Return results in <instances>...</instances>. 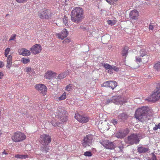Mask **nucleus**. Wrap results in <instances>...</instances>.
<instances>
[{
  "label": "nucleus",
  "mask_w": 160,
  "mask_h": 160,
  "mask_svg": "<svg viewBox=\"0 0 160 160\" xmlns=\"http://www.w3.org/2000/svg\"><path fill=\"white\" fill-rule=\"evenodd\" d=\"M139 141L138 135L135 134H132L128 136L126 140V143L131 145L137 144L139 143Z\"/></svg>",
  "instance_id": "6"
},
{
  "label": "nucleus",
  "mask_w": 160,
  "mask_h": 160,
  "mask_svg": "<svg viewBox=\"0 0 160 160\" xmlns=\"http://www.w3.org/2000/svg\"><path fill=\"white\" fill-rule=\"evenodd\" d=\"M35 88L38 92L42 93L43 96L46 94L47 88L44 85L42 84H37L35 86Z\"/></svg>",
  "instance_id": "11"
},
{
  "label": "nucleus",
  "mask_w": 160,
  "mask_h": 160,
  "mask_svg": "<svg viewBox=\"0 0 160 160\" xmlns=\"http://www.w3.org/2000/svg\"><path fill=\"white\" fill-rule=\"evenodd\" d=\"M8 54H7V53H5V56L6 57H7L8 56Z\"/></svg>",
  "instance_id": "56"
},
{
  "label": "nucleus",
  "mask_w": 160,
  "mask_h": 160,
  "mask_svg": "<svg viewBox=\"0 0 160 160\" xmlns=\"http://www.w3.org/2000/svg\"><path fill=\"white\" fill-rule=\"evenodd\" d=\"M56 75V73L53 72L52 71H48L45 75L46 78L50 79L54 77Z\"/></svg>",
  "instance_id": "21"
},
{
  "label": "nucleus",
  "mask_w": 160,
  "mask_h": 160,
  "mask_svg": "<svg viewBox=\"0 0 160 160\" xmlns=\"http://www.w3.org/2000/svg\"><path fill=\"white\" fill-rule=\"evenodd\" d=\"M50 14V12H49L48 10L38 13V15L39 18L42 19L49 18Z\"/></svg>",
  "instance_id": "15"
},
{
  "label": "nucleus",
  "mask_w": 160,
  "mask_h": 160,
  "mask_svg": "<svg viewBox=\"0 0 160 160\" xmlns=\"http://www.w3.org/2000/svg\"><path fill=\"white\" fill-rule=\"evenodd\" d=\"M102 66L106 70H117L118 68L116 66L111 65L108 63H102Z\"/></svg>",
  "instance_id": "18"
},
{
  "label": "nucleus",
  "mask_w": 160,
  "mask_h": 160,
  "mask_svg": "<svg viewBox=\"0 0 160 160\" xmlns=\"http://www.w3.org/2000/svg\"><path fill=\"white\" fill-rule=\"evenodd\" d=\"M153 113L151 108L147 106H143L136 110L135 117L139 121L146 122L150 119Z\"/></svg>",
  "instance_id": "1"
},
{
  "label": "nucleus",
  "mask_w": 160,
  "mask_h": 160,
  "mask_svg": "<svg viewBox=\"0 0 160 160\" xmlns=\"http://www.w3.org/2000/svg\"><path fill=\"white\" fill-rule=\"evenodd\" d=\"M140 54L141 57H145V60H143V63H145L148 62V57L147 55V52L143 49L141 50L140 51Z\"/></svg>",
  "instance_id": "19"
},
{
  "label": "nucleus",
  "mask_w": 160,
  "mask_h": 160,
  "mask_svg": "<svg viewBox=\"0 0 160 160\" xmlns=\"http://www.w3.org/2000/svg\"><path fill=\"white\" fill-rule=\"evenodd\" d=\"M7 154H8L7 152H6L5 150H4L3 152L2 153V157L3 158H4Z\"/></svg>",
  "instance_id": "43"
},
{
  "label": "nucleus",
  "mask_w": 160,
  "mask_h": 160,
  "mask_svg": "<svg viewBox=\"0 0 160 160\" xmlns=\"http://www.w3.org/2000/svg\"><path fill=\"white\" fill-rule=\"evenodd\" d=\"M5 73L2 71L0 72V79H2L4 76Z\"/></svg>",
  "instance_id": "45"
},
{
  "label": "nucleus",
  "mask_w": 160,
  "mask_h": 160,
  "mask_svg": "<svg viewBox=\"0 0 160 160\" xmlns=\"http://www.w3.org/2000/svg\"><path fill=\"white\" fill-rule=\"evenodd\" d=\"M2 131L0 129V136H1V135L2 134Z\"/></svg>",
  "instance_id": "55"
},
{
  "label": "nucleus",
  "mask_w": 160,
  "mask_h": 160,
  "mask_svg": "<svg viewBox=\"0 0 160 160\" xmlns=\"http://www.w3.org/2000/svg\"><path fill=\"white\" fill-rule=\"evenodd\" d=\"M21 61L24 64H26L30 62V59L28 58H22Z\"/></svg>",
  "instance_id": "30"
},
{
  "label": "nucleus",
  "mask_w": 160,
  "mask_h": 160,
  "mask_svg": "<svg viewBox=\"0 0 160 160\" xmlns=\"http://www.w3.org/2000/svg\"><path fill=\"white\" fill-rule=\"evenodd\" d=\"M109 81H106L103 82L101 85L102 87H108L109 86Z\"/></svg>",
  "instance_id": "31"
},
{
  "label": "nucleus",
  "mask_w": 160,
  "mask_h": 160,
  "mask_svg": "<svg viewBox=\"0 0 160 160\" xmlns=\"http://www.w3.org/2000/svg\"><path fill=\"white\" fill-rule=\"evenodd\" d=\"M113 97H112L110 99H107L106 101L105 102L106 104H108L111 103H114V102L113 101Z\"/></svg>",
  "instance_id": "32"
},
{
  "label": "nucleus",
  "mask_w": 160,
  "mask_h": 160,
  "mask_svg": "<svg viewBox=\"0 0 160 160\" xmlns=\"http://www.w3.org/2000/svg\"><path fill=\"white\" fill-rule=\"evenodd\" d=\"M14 157L16 158L21 159H26L28 158V156L27 154L21 155L18 154L15 155Z\"/></svg>",
  "instance_id": "26"
},
{
  "label": "nucleus",
  "mask_w": 160,
  "mask_h": 160,
  "mask_svg": "<svg viewBox=\"0 0 160 160\" xmlns=\"http://www.w3.org/2000/svg\"><path fill=\"white\" fill-rule=\"evenodd\" d=\"M129 18L132 20L137 19L139 16L138 12L136 10L131 11L129 14Z\"/></svg>",
  "instance_id": "16"
},
{
  "label": "nucleus",
  "mask_w": 160,
  "mask_h": 160,
  "mask_svg": "<svg viewBox=\"0 0 160 160\" xmlns=\"http://www.w3.org/2000/svg\"><path fill=\"white\" fill-rule=\"evenodd\" d=\"M72 88V86L71 84H70L69 85H67L66 87V90L68 91H70L71 90Z\"/></svg>",
  "instance_id": "36"
},
{
  "label": "nucleus",
  "mask_w": 160,
  "mask_h": 160,
  "mask_svg": "<svg viewBox=\"0 0 160 160\" xmlns=\"http://www.w3.org/2000/svg\"><path fill=\"white\" fill-rule=\"evenodd\" d=\"M100 143L106 149H113L115 148V145L114 143L110 142L108 140L103 141Z\"/></svg>",
  "instance_id": "12"
},
{
  "label": "nucleus",
  "mask_w": 160,
  "mask_h": 160,
  "mask_svg": "<svg viewBox=\"0 0 160 160\" xmlns=\"http://www.w3.org/2000/svg\"><path fill=\"white\" fill-rule=\"evenodd\" d=\"M158 129H160V122L158 123L157 125H156L155 126L153 127V129L154 131H156Z\"/></svg>",
  "instance_id": "37"
},
{
  "label": "nucleus",
  "mask_w": 160,
  "mask_h": 160,
  "mask_svg": "<svg viewBox=\"0 0 160 160\" xmlns=\"http://www.w3.org/2000/svg\"><path fill=\"white\" fill-rule=\"evenodd\" d=\"M160 99V83L157 84L151 96L150 100L155 102Z\"/></svg>",
  "instance_id": "5"
},
{
  "label": "nucleus",
  "mask_w": 160,
  "mask_h": 160,
  "mask_svg": "<svg viewBox=\"0 0 160 160\" xmlns=\"http://www.w3.org/2000/svg\"><path fill=\"white\" fill-rule=\"evenodd\" d=\"M30 71H29V70L27 71V73H29L30 72Z\"/></svg>",
  "instance_id": "59"
},
{
  "label": "nucleus",
  "mask_w": 160,
  "mask_h": 160,
  "mask_svg": "<svg viewBox=\"0 0 160 160\" xmlns=\"http://www.w3.org/2000/svg\"><path fill=\"white\" fill-rule=\"evenodd\" d=\"M9 15V14H7L6 15V17H7Z\"/></svg>",
  "instance_id": "60"
},
{
  "label": "nucleus",
  "mask_w": 160,
  "mask_h": 160,
  "mask_svg": "<svg viewBox=\"0 0 160 160\" xmlns=\"http://www.w3.org/2000/svg\"><path fill=\"white\" fill-rule=\"evenodd\" d=\"M42 50V47L40 45L36 44L30 48V50L32 53L36 54L40 53Z\"/></svg>",
  "instance_id": "13"
},
{
  "label": "nucleus",
  "mask_w": 160,
  "mask_h": 160,
  "mask_svg": "<svg viewBox=\"0 0 160 160\" xmlns=\"http://www.w3.org/2000/svg\"><path fill=\"white\" fill-rule=\"evenodd\" d=\"M71 40L69 38H67L66 39H64L63 41V43H69L70 42Z\"/></svg>",
  "instance_id": "40"
},
{
  "label": "nucleus",
  "mask_w": 160,
  "mask_h": 160,
  "mask_svg": "<svg viewBox=\"0 0 160 160\" xmlns=\"http://www.w3.org/2000/svg\"><path fill=\"white\" fill-rule=\"evenodd\" d=\"M51 123L52 125L54 127H56L57 126V123L56 122V120L54 119L53 120H52L51 121Z\"/></svg>",
  "instance_id": "42"
},
{
  "label": "nucleus",
  "mask_w": 160,
  "mask_h": 160,
  "mask_svg": "<svg viewBox=\"0 0 160 160\" xmlns=\"http://www.w3.org/2000/svg\"><path fill=\"white\" fill-rule=\"evenodd\" d=\"M56 116L62 122H65L68 119V113L62 107H59L57 108Z\"/></svg>",
  "instance_id": "3"
},
{
  "label": "nucleus",
  "mask_w": 160,
  "mask_h": 160,
  "mask_svg": "<svg viewBox=\"0 0 160 160\" xmlns=\"http://www.w3.org/2000/svg\"><path fill=\"white\" fill-rule=\"evenodd\" d=\"M149 160H157L156 157L155 155L153 154L151 158Z\"/></svg>",
  "instance_id": "46"
},
{
  "label": "nucleus",
  "mask_w": 160,
  "mask_h": 160,
  "mask_svg": "<svg viewBox=\"0 0 160 160\" xmlns=\"http://www.w3.org/2000/svg\"><path fill=\"white\" fill-rule=\"evenodd\" d=\"M148 147H144L142 146H140L138 147V152L139 153H145L149 151Z\"/></svg>",
  "instance_id": "22"
},
{
  "label": "nucleus",
  "mask_w": 160,
  "mask_h": 160,
  "mask_svg": "<svg viewBox=\"0 0 160 160\" xmlns=\"http://www.w3.org/2000/svg\"><path fill=\"white\" fill-rule=\"evenodd\" d=\"M83 9L79 7H76L72 11L71 20L73 22L79 23L83 18Z\"/></svg>",
  "instance_id": "2"
},
{
  "label": "nucleus",
  "mask_w": 160,
  "mask_h": 160,
  "mask_svg": "<svg viewBox=\"0 0 160 160\" xmlns=\"http://www.w3.org/2000/svg\"><path fill=\"white\" fill-rule=\"evenodd\" d=\"M32 68L31 67H27L26 68V70H31Z\"/></svg>",
  "instance_id": "53"
},
{
  "label": "nucleus",
  "mask_w": 160,
  "mask_h": 160,
  "mask_svg": "<svg viewBox=\"0 0 160 160\" xmlns=\"http://www.w3.org/2000/svg\"><path fill=\"white\" fill-rule=\"evenodd\" d=\"M106 1L109 4H110L111 0H106Z\"/></svg>",
  "instance_id": "54"
},
{
  "label": "nucleus",
  "mask_w": 160,
  "mask_h": 160,
  "mask_svg": "<svg viewBox=\"0 0 160 160\" xmlns=\"http://www.w3.org/2000/svg\"><path fill=\"white\" fill-rule=\"evenodd\" d=\"M51 137L49 135L44 134L40 135L39 142L44 146L48 145L51 142Z\"/></svg>",
  "instance_id": "8"
},
{
  "label": "nucleus",
  "mask_w": 160,
  "mask_h": 160,
  "mask_svg": "<svg viewBox=\"0 0 160 160\" xmlns=\"http://www.w3.org/2000/svg\"><path fill=\"white\" fill-rule=\"evenodd\" d=\"M128 47H125L123 48L122 52V56L125 57L126 56L128 53Z\"/></svg>",
  "instance_id": "27"
},
{
  "label": "nucleus",
  "mask_w": 160,
  "mask_h": 160,
  "mask_svg": "<svg viewBox=\"0 0 160 160\" xmlns=\"http://www.w3.org/2000/svg\"><path fill=\"white\" fill-rule=\"evenodd\" d=\"M153 76V75H152L151 76H150V77H152Z\"/></svg>",
  "instance_id": "61"
},
{
  "label": "nucleus",
  "mask_w": 160,
  "mask_h": 160,
  "mask_svg": "<svg viewBox=\"0 0 160 160\" xmlns=\"http://www.w3.org/2000/svg\"><path fill=\"white\" fill-rule=\"evenodd\" d=\"M63 22L65 25L66 26L68 25V18L65 16L63 18Z\"/></svg>",
  "instance_id": "33"
},
{
  "label": "nucleus",
  "mask_w": 160,
  "mask_h": 160,
  "mask_svg": "<svg viewBox=\"0 0 160 160\" xmlns=\"http://www.w3.org/2000/svg\"><path fill=\"white\" fill-rule=\"evenodd\" d=\"M92 138L91 136L86 135V137H84L83 139V142L82 143V146L84 148H86L92 145Z\"/></svg>",
  "instance_id": "10"
},
{
  "label": "nucleus",
  "mask_w": 160,
  "mask_h": 160,
  "mask_svg": "<svg viewBox=\"0 0 160 160\" xmlns=\"http://www.w3.org/2000/svg\"><path fill=\"white\" fill-rule=\"evenodd\" d=\"M119 148V152H122L123 151V149L124 148V147L123 145H122L121 146H120L118 147Z\"/></svg>",
  "instance_id": "44"
},
{
  "label": "nucleus",
  "mask_w": 160,
  "mask_h": 160,
  "mask_svg": "<svg viewBox=\"0 0 160 160\" xmlns=\"http://www.w3.org/2000/svg\"><path fill=\"white\" fill-rule=\"evenodd\" d=\"M19 54L24 56H28L30 55V52L29 51L25 48H22L18 50Z\"/></svg>",
  "instance_id": "20"
},
{
  "label": "nucleus",
  "mask_w": 160,
  "mask_h": 160,
  "mask_svg": "<svg viewBox=\"0 0 160 160\" xmlns=\"http://www.w3.org/2000/svg\"><path fill=\"white\" fill-rule=\"evenodd\" d=\"M16 35L15 34H14L13 36H11L9 40L10 41L14 40L16 37Z\"/></svg>",
  "instance_id": "47"
},
{
  "label": "nucleus",
  "mask_w": 160,
  "mask_h": 160,
  "mask_svg": "<svg viewBox=\"0 0 160 160\" xmlns=\"http://www.w3.org/2000/svg\"><path fill=\"white\" fill-rule=\"evenodd\" d=\"M128 117V115L124 113H121L118 116V119L120 120L121 121L127 119Z\"/></svg>",
  "instance_id": "23"
},
{
  "label": "nucleus",
  "mask_w": 160,
  "mask_h": 160,
  "mask_svg": "<svg viewBox=\"0 0 160 160\" xmlns=\"http://www.w3.org/2000/svg\"><path fill=\"white\" fill-rule=\"evenodd\" d=\"M149 29L152 30L153 29V25H150L149 26Z\"/></svg>",
  "instance_id": "52"
},
{
  "label": "nucleus",
  "mask_w": 160,
  "mask_h": 160,
  "mask_svg": "<svg viewBox=\"0 0 160 160\" xmlns=\"http://www.w3.org/2000/svg\"><path fill=\"white\" fill-rule=\"evenodd\" d=\"M26 138L25 134L20 131L14 133L11 137V139L13 142H22Z\"/></svg>",
  "instance_id": "4"
},
{
  "label": "nucleus",
  "mask_w": 160,
  "mask_h": 160,
  "mask_svg": "<svg viewBox=\"0 0 160 160\" xmlns=\"http://www.w3.org/2000/svg\"><path fill=\"white\" fill-rule=\"evenodd\" d=\"M66 75L65 74L63 73L59 74L58 76V78L60 79H62L65 78Z\"/></svg>",
  "instance_id": "39"
},
{
  "label": "nucleus",
  "mask_w": 160,
  "mask_h": 160,
  "mask_svg": "<svg viewBox=\"0 0 160 160\" xmlns=\"http://www.w3.org/2000/svg\"><path fill=\"white\" fill-rule=\"evenodd\" d=\"M66 98V93L64 92L63 94L60 96L58 99L59 101L65 99Z\"/></svg>",
  "instance_id": "29"
},
{
  "label": "nucleus",
  "mask_w": 160,
  "mask_h": 160,
  "mask_svg": "<svg viewBox=\"0 0 160 160\" xmlns=\"http://www.w3.org/2000/svg\"><path fill=\"white\" fill-rule=\"evenodd\" d=\"M143 60H145V57H144V58H142V62H143Z\"/></svg>",
  "instance_id": "57"
},
{
  "label": "nucleus",
  "mask_w": 160,
  "mask_h": 160,
  "mask_svg": "<svg viewBox=\"0 0 160 160\" xmlns=\"http://www.w3.org/2000/svg\"><path fill=\"white\" fill-rule=\"evenodd\" d=\"M108 72L110 73V74H111L112 72V71L110 70V71H108Z\"/></svg>",
  "instance_id": "58"
},
{
  "label": "nucleus",
  "mask_w": 160,
  "mask_h": 160,
  "mask_svg": "<svg viewBox=\"0 0 160 160\" xmlns=\"http://www.w3.org/2000/svg\"><path fill=\"white\" fill-rule=\"evenodd\" d=\"M108 23L111 26L115 24V22L111 20H108L107 21Z\"/></svg>",
  "instance_id": "38"
},
{
  "label": "nucleus",
  "mask_w": 160,
  "mask_h": 160,
  "mask_svg": "<svg viewBox=\"0 0 160 160\" xmlns=\"http://www.w3.org/2000/svg\"><path fill=\"white\" fill-rule=\"evenodd\" d=\"M12 63V57L11 55L8 56L7 59V67L8 69H10L11 65Z\"/></svg>",
  "instance_id": "24"
},
{
  "label": "nucleus",
  "mask_w": 160,
  "mask_h": 160,
  "mask_svg": "<svg viewBox=\"0 0 160 160\" xmlns=\"http://www.w3.org/2000/svg\"><path fill=\"white\" fill-rule=\"evenodd\" d=\"M117 84L118 83L116 81H109V88L113 90L117 86Z\"/></svg>",
  "instance_id": "25"
},
{
  "label": "nucleus",
  "mask_w": 160,
  "mask_h": 160,
  "mask_svg": "<svg viewBox=\"0 0 160 160\" xmlns=\"http://www.w3.org/2000/svg\"><path fill=\"white\" fill-rule=\"evenodd\" d=\"M112 122L114 124V125H115L117 123V121L115 119H113L112 120Z\"/></svg>",
  "instance_id": "49"
},
{
  "label": "nucleus",
  "mask_w": 160,
  "mask_h": 160,
  "mask_svg": "<svg viewBox=\"0 0 160 160\" xmlns=\"http://www.w3.org/2000/svg\"><path fill=\"white\" fill-rule=\"evenodd\" d=\"M74 118L79 122L82 123H86L89 120V118L88 117L83 115H80L78 113L75 114Z\"/></svg>",
  "instance_id": "9"
},
{
  "label": "nucleus",
  "mask_w": 160,
  "mask_h": 160,
  "mask_svg": "<svg viewBox=\"0 0 160 160\" xmlns=\"http://www.w3.org/2000/svg\"><path fill=\"white\" fill-rule=\"evenodd\" d=\"M10 48H7L5 50V53L8 54L10 51Z\"/></svg>",
  "instance_id": "48"
},
{
  "label": "nucleus",
  "mask_w": 160,
  "mask_h": 160,
  "mask_svg": "<svg viewBox=\"0 0 160 160\" xmlns=\"http://www.w3.org/2000/svg\"><path fill=\"white\" fill-rule=\"evenodd\" d=\"M4 65V64L3 62L2 61H0V68L3 67Z\"/></svg>",
  "instance_id": "51"
},
{
  "label": "nucleus",
  "mask_w": 160,
  "mask_h": 160,
  "mask_svg": "<svg viewBox=\"0 0 160 160\" xmlns=\"http://www.w3.org/2000/svg\"><path fill=\"white\" fill-rule=\"evenodd\" d=\"M128 132V129L126 128L123 131L117 132L115 134V136L118 138H123L126 136Z\"/></svg>",
  "instance_id": "14"
},
{
  "label": "nucleus",
  "mask_w": 160,
  "mask_h": 160,
  "mask_svg": "<svg viewBox=\"0 0 160 160\" xmlns=\"http://www.w3.org/2000/svg\"><path fill=\"white\" fill-rule=\"evenodd\" d=\"M155 69H160V62H158L155 64L154 65Z\"/></svg>",
  "instance_id": "34"
},
{
  "label": "nucleus",
  "mask_w": 160,
  "mask_h": 160,
  "mask_svg": "<svg viewBox=\"0 0 160 160\" xmlns=\"http://www.w3.org/2000/svg\"><path fill=\"white\" fill-rule=\"evenodd\" d=\"M68 35V32L66 29L62 30L61 32L57 34L58 38L62 40H63L64 38H66Z\"/></svg>",
  "instance_id": "17"
},
{
  "label": "nucleus",
  "mask_w": 160,
  "mask_h": 160,
  "mask_svg": "<svg viewBox=\"0 0 160 160\" xmlns=\"http://www.w3.org/2000/svg\"><path fill=\"white\" fill-rule=\"evenodd\" d=\"M113 98L114 103L116 105H123L127 102L128 98L125 97L115 96H113Z\"/></svg>",
  "instance_id": "7"
},
{
  "label": "nucleus",
  "mask_w": 160,
  "mask_h": 160,
  "mask_svg": "<svg viewBox=\"0 0 160 160\" xmlns=\"http://www.w3.org/2000/svg\"><path fill=\"white\" fill-rule=\"evenodd\" d=\"M118 0H111L110 4H113L115 3Z\"/></svg>",
  "instance_id": "50"
},
{
  "label": "nucleus",
  "mask_w": 160,
  "mask_h": 160,
  "mask_svg": "<svg viewBox=\"0 0 160 160\" xmlns=\"http://www.w3.org/2000/svg\"><path fill=\"white\" fill-rule=\"evenodd\" d=\"M84 155L85 156L91 157L92 154L91 152L90 151H86L84 152Z\"/></svg>",
  "instance_id": "35"
},
{
  "label": "nucleus",
  "mask_w": 160,
  "mask_h": 160,
  "mask_svg": "<svg viewBox=\"0 0 160 160\" xmlns=\"http://www.w3.org/2000/svg\"><path fill=\"white\" fill-rule=\"evenodd\" d=\"M136 60L137 62H142V58L139 56H136Z\"/></svg>",
  "instance_id": "41"
},
{
  "label": "nucleus",
  "mask_w": 160,
  "mask_h": 160,
  "mask_svg": "<svg viewBox=\"0 0 160 160\" xmlns=\"http://www.w3.org/2000/svg\"><path fill=\"white\" fill-rule=\"evenodd\" d=\"M49 146L48 145L44 146L43 147L41 148V150L45 153H47L48 152L49 150Z\"/></svg>",
  "instance_id": "28"
}]
</instances>
